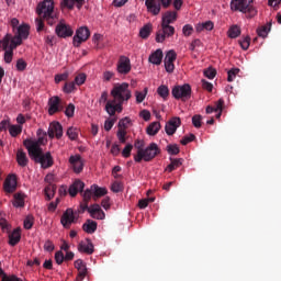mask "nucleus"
<instances>
[{
    "label": "nucleus",
    "mask_w": 281,
    "mask_h": 281,
    "mask_svg": "<svg viewBox=\"0 0 281 281\" xmlns=\"http://www.w3.org/2000/svg\"><path fill=\"white\" fill-rule=\"evenodd\" d=\"M131 58L126 56H121L116 65L117 74H120L121 76H127V74H131Z\"/></svg>",
    "instance_id": "12"
},
{
    "label": "nucleus",
    "mask_w": 281,
    "mask_h": 281,
    "mask_svg": "<svg viewBox=\"0 0 281 281\" xmlns=\"http://www.w3.org/2000/svg\"><path fill=\"white\" fill-rule=\"evenodd\" d=\"M250 43H251L250 36H246L243 40H239V45H240L241 49H244L245 52H247V49H249Z\"/></svg>",
    "instance_id": "43"
},
{
    "label": "nucleus",
    "mask_w": 281,
    "mask_h": 281,
    "mask_svg": "<svg viewBox=\"0 0 281 281\" xmlns=\"http://www.w3.org/2000/svg\"><path fill=\"white\" fill-rule=\"evenodd\" d=\"M87 80V76L85 74H80L75 78V82L80 87V85H85Z\"/></svg>",
    "instance_id": "63"
},
{
    "label": "nucleus",
    "mask_w": 281,
    "mask_h": 281,
    "mask_svg": "<svg viewBox=\"0 0 281 281\" xmlns=\"http://www.w3.org/2000/svg\"><path fill=\"white\" fill-rule=\"evenodd\" d=\"M67 78H69V72H64V74H60V75H56L55 76V82H56V85H58V82H63V81L67 80Z\"/></svg>",
    "instance_id": "62"
},
{
    "label": "nucleus",
    "mask_w": 281,
    "mask_h": 281,
    "mask_svg": "<svg viewBox=\"0 0 281 281\" xmlns=\"http://www.w3.org/2000/svg\"><path fill=\"white\" fill-rule=\"evenodd\" d=\"M153 32V24L148 23V24H145L140 31H139V36L140 38H148V36H150V33Z\"/></svg>",
    "instance_id": "34"
},
{
    "label": "nucleus",
    "mask_w": 281,
    "mask_h": 281,
    "mask_svg": "<svg viewBox=\"0 0 281 281\" xmlns=\"http://www.w3.org/2000/svg\"><path fill=\"white\" fill-rule=\"evenodd\" d=\"M91 190L93 192V199H100V196H104L106 194V188H101L98 184H92Z\"/></svg>",
    "instance_id": "31"
},
{
    "label": "nucleus",
    "mask_w": 281,
    "mask_h": 281,
    "mask_svg": "<svg viewBox=\"0 0 281 281\" xmlns=\"http://www.w3.org/2000/svg\"><path fill=\"white\" fill-rule=\"evenodd\" d=\"M175 36V26L170 24H161V29L156 33V43H164L166 38Z\"/></svg>",
    "instance_id": "9"
},
{
    "label": "nucleus",
    "mask_w": 281,
    "mask_h": 281,
    "mask_svg": "<svg viewBox=\"0 0 281 281\" xmlns=\"http://www.w3.org/2000/svg\"><path fill=\"white\" fill-rule=\"evenodd\" d=\"M144 146H145V143L142 139H136L134 143V148L137 149V153H144V150H145Z\"/></svg>",
    "instance_id": "61"
},
{
    "label": "nucleus",
    "mask_w": 281,
    "mask_h": 281,
    "mask_svg": "<svg viewBox=\"0 0 281 281\" xmlns=\"http://www.w3.org/2000/svg\"><path fill=\"white\" fill-rule=\"evenodd\" d=\"M76 89V83L74 81L66 82L64 86V93H71Z\"/></svg>",
    "instance_id": "56"
},
{
    "label": "nucleus",
    "mask_w": 281,
    "mask_h": 281,
    "mask_svg": "<svg viewBox=\"0 0 281 281\" xmlns=\"http://www.w3.org/2000/svg\"><path fill=\"white\" fill-rule=\"evenodd\" d=\"M161 60H164V52L160 48L149 56V63H151V65H161Z\"/></svg>",
    "instance_id": "26"
},
{
    "label": "nucleus",
    "mask_w": 281,
    "mask_h": 281,
    "mask_svg": "<svg viewBox=\"0 0 281 281\" xmlns=\"http://www.w3.org/2000/svg\"><path fill=\"white\" fill-rule=\"evenodd\" d=\"M46 201H52V198L56 194V184H48L45 189Z\"/></svg>",
    "instance_id": "35"
},
{
    "label": "nucleus",
    "mask_w": 281,
    "mask_h": 281,
    "mask_svg": "<svg viewBox=\"0 0 281 281\" xmlns=\"http://www.w3.org/2000/svg\"><path fill=\"white\" fill-rule=\"evenodd\" d=\"M45 20L43 18H36L35 19V25H36V30L37 32H43V30H45Z\"/></svg>",
    "instance_id": "49"
},
{
    "label": "nucleus",
    "mask_w": 281,
    "mask_h": 281,
    "mask_svg": "<svg viewBox=\"0 0 281 281\" xmlns=\"http://www.w3.org/2000/svg\"><path fill=\"white\" fill-rule=\"evenodd\" d=\"M78 251H80V254H87L88 256H91V254H93L94 251L93 243L91 241V239L80 241L78 245Z\"/></svg>",
    "instance_id": "22"
},
{
    "label": "nucleus",
    "mask_w": 281,
    "mask_h": 281,
    "mask_svg": "<svg viewBox=\"0 0 281 281\" xmlns=\"http://www.w3.org/2000/svg\"><path fill=\"white\" fill-rule=\"evenodd\" d=\"M115 119H108L104 122V131L109 132L111 131V128H113V126L115 125Z\"/></svg>",
    "instance_id": "60"
},
{
    "label": "nucleus",
    "mask_w": 281,
    "mask_h": 281,
    "mask_svg": "<svg viewBox=\"0 0 281 281\" xmlns=\"http://www.w3.org/2000/svg\"><path fill=\"white\" fill-rule=\"evenodd\" d=\"M15 67L18 71H25L27 69V63L23 58H20L16 60Z\"/></svg>",
    "instance_id": "47"
},
{
    "label": "nucleus",
    "mask_w": 281,
    "mask_h": 281,
    "mask_svg": "<svg viewBox=\"0 0 281 281\" xmlns=\"http://www.w3.org/2000/svg\"><path fill=\"white\" fill-rule=\"evenodd\" d=\"M224 106H225V100L218 99V101L215 102L213 109H215V113H218V111H223Z\"/></svg>",
    "instance_id": "59"
},
{
    "label": "nucleus",
    "mask_w": 281,
    "mask_h": 281,
    "mask_svg": "<svg viewBox=\"0 0 281 281\" xmlns=\"http://www.w3.org/2000/svg\"><path fill=\"white\" fill-rule=\"evenodd\" d=\"M14 207H24L25 206V195L23 193L14 194Z\"/></svg>",
    "instance_id": "33"
},
{
    "label": "nucleus",
    "mask_w": 281,
    "mask_h": 281,
    "mask_svg": "<svg viewBox=\"0 0 281 281\" xmlns=\"http://www.w3.org/2000/svg\"><path fill=\"white\" fill-rule=\"evenodd\" d=\"M122 104H124V102L120 103V101L115 100L108 101L105 104V111L111 116L115 115L116 111L117 113H122Z\"/></svg>",
    "instance_id": "18"
},
{
    "label": "nucleus",
    "mask_w": 281,
    "mask_h": 281,
    "mask_svg": "<svg viewBox=\"0 0 281 281\" xmlns=\"http://www.w3.org/2000/svg\"><path fill=\"white\" fill-rule=\"evenodd\" d=\"M130 124H131V119L128 116H125L119 121V128H122V131H126Z\"/></svg>",
    "instance_id": "45"
},
{
    "label": "nucleus",
    "mask_w": 281,
    "mask_h": 281,
    "mask_svg": "<svg viewBox=\"0 0 281 281\" xmlns=\"http://www.w3.org/2000/svg\"><path fill=\"white\" fill-rule=\"evenodd\" d=\"M74 113H76V105L69 103L65 110L66 117H74Z\"/></svg>",
    "instance_id": "48"
},
{
    "label": "nucleus",
    "mask_w": 281,
    "mask_h": 281,
    "mask_svg": "<svg viewBox=\"0 0 281 281\" xmlns=\"http://www.w3.org/2000/svg\"><path fill=\"white\" fill-rule=\"evenodd\" d=\"M91 196L93 199V190H91V187L90 189H87L83 194H82V198H83V202L85 203H89V201H91Z\"/></svg>",
    "instance_id": "52"
},
{
    "label": "nucleus",
    "mask_w": 281,
    "mask_h": 281,
    "mask_svg": "<svg viewBox=\"0 0 281 281\" xmlns=\"http://www.w3.org/2000/svg\"><path fill=\"white\" fill-rule=\"evenodd\" d=\"M170 164L166 167V172H172L173 170H177V168H181L183 165L182 158H170Z\"/></svg>",
    "instance_id": "30"
},
{
    "label": "nucleus",
    "mask_w": 281,
    "mask_h": 281,
    "mask_svg": "<svg viewBox=\"0 0 281 281\" xmlns=\"http://www.w3.org/2000/svg\"><path fill=\"white\" fill-rule=\"evenodd\" d=\"M12 34L7 33L2 40H0V52H4V63L10 65L12 63V58L14 57V49L19 47V42L12 43Z\"/></svg>",
    "instance_id": "4"
},
{
    "label": "nucleus",
    "mask_w": 281,
    "mask_h": 281,
    "mask_svg": "<svg viewBox=\"0 0 281 281\" xmlns=\"http://www.w3.org/2000/svg\"><path fill=\"white\" fill-rule=\"evenodd\" d=\"M3 188L5 192H8L9 194H12V192L16 190V176L15 175L8 176L7 179L4 180Z\"/></svg>",
    "instance_id": "21"
},
{
    "label": "nucleus",
    "mask_w": 281,
    "mask_h": 281,
    "mask_svg": "<svg viewBox=\"0 0 281 281\" xmlns=\"http://www.w3.org/2000/svg\"><path fill=\"white\" fill-rule=\"evenodd\" d=\"M201 120H203V117L199 114H195L192 116V124L195 128H201L202 126Z\"/></svg>",
    "instance_id": "54"
},
{
    "label": "nucleus",
    "mask_w": 281,
    "mask_h": 281,
    "mask_svg": "<svg viewBox=\"0 0 281 281\" xmlns=\"http://www.w3.org/2000/svg\"><path fill=\"white\" fill-rule=\"evenodd\" d=\"M171 94L175 100H181V102H188L192 98V87L190 83H184L182 86H175L171 90Z\"/></svg>",
    "instance_id": "7"
},
{
    "label": "nucleus",
    "mask_w": 281,
    "mask_h": 281,
    "mask_svg": "<svg viewBox=\"0 0 281 281\" xmlns=\"http://www.w3.org/2000/svg\"><path fill=\"white\" fill-rule=\"evenodd\" d=\"M85 190V182L82 180H75V182L69 187L68 192L70 196H76L78 192Z\"/></svg>",
    "instance_id": "23"
},
{
    "label": "nucleus",
    "mask_w": 281,
    "mask_h": 281,
    "mask_svg": "<svg viewBox=\"0 0 281 281\" xmlns=\"http://www.w3.org/2000/svg\"><path fill=\"white\" fill-rule=\"evenodd\" d=\"M159 153H161L159 146L156 143H150L143 151H137V154L134 155V161H136V164H142V161H153Z\"/></svg>",
    "instance_id": "6"
},
{
    "label": "nucleus",
    "mask_w": 281,
    "mask_h": 281,
    "mask_svg": "<svg viewBox=\"0 0 281 281\" xmlns=\"http://www.w3.org/2000/svg\"><path fill=\"white\" fill-rule=\"evenodd\" d=\"M167 153L169 155H179V153H180L179 146L177 144L168 145L167 146Z\"/></svg>",
    "instance_id": "51"
},
{
    "label": "nucleus",
    "mask_w": 281,
    "mask_h": 281,
    "mask_svg": "<svg viewBox=\"0 0 281 281\" xmlns=\"http://www.w3.org/2000/svg\"><path fill=\"white\" fill-rule=\"evenodd\" d=\"M89 36H91V32L89 31V27L81 26L76 31V35L72 40L74 47H80L82 43L89 41Z\"/></svg>",
    "instance_id": "8"
},
{
    "label": "nucleus",
    "mask_w": 281,
    "mask_h": 281,
    "mask_svg": "<svg viewBox=\"0 0 281 281\" xmlns=\"http://www.w3.org/2000/svg\"><path fill=\"white\" fill-rule=\"evenodd\" d=\"M231 10H233V12L248 14L250 18L258 14V10H256V7H254V0H232Z\"/></svg>",
    "instance_id": "3"
},
{
    "label": "nucleus",
    "mask_w": 281,
    "mask_h": 281,
    "mask_svg": "<svg viewBox=\"0 0 281 281\" xmlns=\"http://www.w3.org/2000/svg\"><path fill=\"white\" fill-rule=\"evenodd\" d=\"M128 83L123 82V83H116L113 89L111 90V95L114 98V102H128L130 98L133 97L131 89H128Z\"/></svg>",
    "instance_id": "5"
},
{
    "label": "nucleus",
    "mask_w": 281,
    "mask_h": 281,
    "mask_svg": "<svg viewBox=\"0 0 281 281\" xmlns=\"http://www.w3.org/2000/svg\"><path fill=\"white\" fill-rule=\"evenodd\" d=\"M23 132V126L21 125H10L9 133L11 137H16L18 135H21Z\"/></svg>",
    "instance_id": "38"
},
{
    "label": "nucleus",
    "mask_w": 281,
    "mask_h": 281,
    "mask_svg": "<svg viewBox=\"0 0 281 281\" xmlns=\"http://www.w3.org/2000/svg\"><path fill=\"white\" fill-rule=\"evenodd\" d=\"M157 93H158V95H160V98L166 100V98H168L170 95V90L168 89V86L162 85V86L158 87Z\"/></svg>",
    "instance_id": "39"
},
{
    "label": "nucleus",
    "mask_w": 281,
    "mask_h": 281,
    "mask_svg": "<svg viewBox=\"0 0 281 281\" xmlns=\"http://www.w3.org/2000/svg\"><path fill=\"white\" fill-rule=\"evenodd\" d=\"M165 60L168 63H175V60H177V53L175 50H169L165 56Z\"/></svg>",
    "instance_id": "55"
},
{
    "label": "nucleus",
    "mask_w": 281,
    "mask_h": 281,
    "mask_svg": "<svg viewBox=\"0 0 281 281\" xmlns=\"http://www.w3.org/2000/svg\"><path fill=\"white\" fill-rule=\"evenodd\" d=\"M64 109L63 100H60L58 95L52 97L48 100V114L56 115V113H60Z\"/></svg>",
    "instance_id": "11"
},
{
    "label": "nucleus",
    "mask_w": 281,
    "mask_h": 281,
    "mask_svg": "<svg viewBox=\"0 0 281 281\" xmlns=\"http://www.w3.org/2000/svg\"><path fill=\"white\" fill-rule=\"evenodd\" d=\"M66 135H68L69 139H71V142H76V139H78V130L74 126L69 127L67 130Z\"/></svg>",
    "instance_id": "40"
},
{
    "label": "nucleus",
    "mask_w": 281,
    "mask_h": 281,
    "mask_svg": "<svg viewBox=\"0 0 281 281\" xmlns=\"http://www.w3.org/2000/svg\"><path fill=\"white\" fill-rule=\"evenodd\" d=\"M77 3L78 10L85 5V0H63L61 7L68 8V10H74V5Z\"/></svg>",
    "instance_id": "27"
},
{
    "label": "nucleus",
    "mask_w": 281,
    "mask_h": 281,
    "mask_svg": "<svg viewBox=\"0 0 281 281\" xmlns=\"http://www.w3.org/2000/svg\"><path fill=\"white\" fill-rule=\"evenodd\" d=\"M34 226V217L32 216H26L24 220V229H30L31 227Z\"/></svg>",
    "instance_id": "58"
},
{
    "label": "nucleus",
    "mask_w": 281,
    "mask_h": 281,
    "mask_svg": "<svg viewBox=\"0 0 281 281\" xmlns=\"http://www.w3.org/2000/svg\"><path fill=\"white\" fill-rule=\"evenodd\" d=\"M240 32H241L240 26L236 24L232 25L227 32L228 38H238V36L240 35Z\"/></svg>",
    "instance_id": "36"
},
{
    "label": "nucleus",
    "mask_w": 281,
    "mask_h": 281,
    "mask_svg": "<svg viewBox=\"0 0 281 281\" xmlns=\"http://www.w3.org/2000/svg\"><path fill=\"white\" fill-rule=\"evenodd\" d=\"M76 222V215H74L72 209H67L61 215L60 223L65 229H69L71 224Z\"/></svg>",
    "instance_id": "16"
},
{
    "label": "nucleus",
    "mask_w": 281,
    "mask_h": 281,
    "mask_svg": "<svg viewBox=\"0 0 281 281\" xmlns=\"http://www.w3.org/2000/svg\"><path fill=\"white\" fill-rule=\"evenodd\" d=\"M179 126H181V119L175 116L166 123L165 131L167 135H175Z\"/></svg>",
    "instance_id": "17"
},
{
    "label": "nucleus",
    "mask_w": 281,
    "mask_h": 281,
    "mask_svg": "<svg viewBox=\"0 0 281 281\" xmlns=\"http://www.w3.org/2000/svg\"><path fill=\"white\" fill-rule=\"evenodd\" d=\"M36 14L48 25L58 23V12L54 10V0H44L37 4Z\"/></svg>",
    "instance_id": "2"
},
{
    "label": "nucleus",
    "mask_w": 281,
    "mask_h": 281,
    "mask_svg": "<svg viewBox=\"0 0 281 281\" xmlns=\"http://www.w3.org/2000/svg\"><path fill=\"white\" fill-rule=\"evenodd\" d=\"M238 74H240V69H238V68H233V69L228 70L227 81L234 82V80H235L236 76H238Z\"/></svg>",
    "instance_id": "41"
},
{
    "label": "nucleus",
    "mask_w": 281,
    "mask_h": 281,
    "mask_svg": "<svg viewBox=\"0 0 281 281\" xmlns=\"http://www.w3.org/2000/svg\"><path fill=\"white\" fill-rule=\"evenodd\" d=\"M68 161L76 175H80L85 170V161L80 154L70 156Z\"/></svg>",
    "instance_id": "13"
},
{
    "label": "nucleus",
    "mask_w": 281,
    "mask_h": 281,
    "mask_svg": "<svg viewBox=\"0 0 281 281\" xmlns=\"http://www.w3.org/2000/svg\"><path fill=\"white\" fill-rule=\"evenodd\" d=\"M116 137L120 144H126V130L119 128L116 132Z\"/></svg>",
    "instance_id": "44"
},
{
    "label": "nucleus",
    "mask_w": 281,
    "mask_h": 281,
    "mask_svg": "<svg viewBox=\"0 0 281 281\" xmlns=\"http://www.w3.org/2000/svg\"><path fill=\"white\" fill-rule=\"evenodd\" d=\"M75 268L78 270L76 281L85 280V278H87V265H85V261H82V259L76 260Z\"/></svg>",
    "instance_id": "20"
},
{
    "label": "nucleus",
    "mask_w": 281,
    "mask_h": 281,
    "mask_svg": "<svg viewBox=\"0 0 281 281\" xmlns=\"http://www.w3.org/2000/svg\"><path fill=\"white\" fill-rule=\"evenodd\" d=\"M88 212L91 216V218H95L97 221H104L105 214L104 211H102V207H100V204H93L88 209Z\"/></svg>",
    "instance_id": "19"
},
{
    "label": "nucleus",
    "mask_w": 281,
    "mask_h": 281,
    "mask_svg": "<svg viewBox=\"0 0 281 281\" xmlns=\"http://www.w3.org/2000/svg\"><path fill=\"white\" fill-rule=\"evenodd\" d=\"M161 128V124L159 122H153L149 124V126L147 127V135H151L155 136L157 135V133H159Z\"/></svg>",
    "instance_id": "32"
},
{
    "label": "nucleus",
    "mask_w": 281,
    "mask_h": 281,
    "mask_svg": "<svg viewBox=\"0 0 281 281\" xmlns=\"http://www.w3.org/2000/svg\"><path fill=\"white\" fill-rule=\"evenodd\" d=\"M55 34L59 38H69V36H74V30H71V26L59 22L55 29Z\"/></svg>",
    "instance_id": "15"
},
{
    "label": "nucleus",
    "mask_w": 281,
    "mask_h": 281,
    "mask_svg": "<svg viewBox=\"0 0 281 281\" xmlns=\"http://www.w3.org/2000/svg\"><path fill=\"white\" fill-rule=\"evenodd\" d=\"M177 21V11H167L162 14L161 24L170 25Z\"/></svg>",
    "instance_id": "25"
},
{
    "label": "nucleus",
    "mask_w": 281,
    "mask_h": 281,
    "mask_svg": "<svg viewBox=\"0 0 281 281\" xmlns=\"http://www.w3.org/2000/svg\"><path fill=\"white\" fill-rule=\"evenodd\" d=\"M205 78H209V80H214L216 78V69L210 67L204 70Z\"/></svg>",
    "instance_id": "46"
},
{
    "label": "nucleus",
    "mask_w": 281,
    "mask_h": 281,
    "mask_svg": "<svg viewBox=\"0 0 281 281\" xmlns=\"http://www.w3.org/2000/svg\"><path fill=\"white\" fill-rule=\"evenodd\" d=\"M47 132L43 130H37V139L26 138L23 140V146L26 148L30 159L35 164H41L44 170L52 168L54 166V157L52 153H43V147L45 142H47Z\"/></svg>",
    "instance_id": "1"
},
{
    "label": "nucleus",
    "mask_w": 281,
    "mask_h": 281,
    "mask_svg": "<svg viewBox=\"0 0 281 281\" xmlns=\"http://www.w3.org/2000/svg\"><path fill=\"white\" fill-rule=\"evenodd\" d=\"M16 161L18 165L21 166V168H25L27 164H30V159H27V154L23 151V149H19L16 153Z\"/></svg>",
    "instance_id": "28"
},
{
    "label": "nucleus",
    "mask_w": 281,
    "mask_h": 281,
    "mask_svg": "<svg viewBox=\"0 0 281 281\" xmlns=\"http://www.w3.org/2000/svg\"><path fill=\"white\" fill-rule=\"evenodd\" d=\"M194 32V27H192L191 24H186L182 27V34L183 36H192V33Z\"/></svg>",
    "instance_id": "53"
},
{
    "label": "nucleus",
    "mask_w": 281,
    "mask_h": 281,
    "mask_svg": "<svg viewBox=\"0 0 281 281\" xmlns=\"http://www.w3.org/2000/svg\"><path fill=\"white\" fill-rule=\"evenodd\" d=\"M148 93V88L144 89V92L136 91V102L137 104H142L144 100H146V94Z\"/></svg>",
    "instance_id": "42"
},
{
    "label": "nucleus",
    "mask_w": 281,
    "mask_h": 281,
    "mask_svg": "<svg viewBox=\"0 0 281 281\" xmlns=\"http://www.w3.org/2000/svg\"><path fill=\"white\" fill-rule=\"evenodd\" d=\"M269 32H271V22L257 30V34L258 36H261V38H267Z\"/></svg>",
    "instance_id": "37"
},
{
    "label": "nucleus",
    "mask_w": 281,
    "mask_h": 281,
    "mask_svg": "<svg viewBox=\"0 0 281 281\" xmlns=\"http://www.w3.org/2000/svg\"><path fill=\"white\" fill-rule=\"evenodd\" d=\"M47 135L49 139H54V137H56V139H60V137H63V125L60 122H52L48 126Z\"/></svg>",
    "instance_id": "14"
},
{
    "label": "nucleus",
    "mask_w": 281,
    "mask_h": 281,
    "mask_svg": "<svg viewBox=\"0 0 281 281\" xmlns=\"http://www.w3.org/2000/svg\"><path fill=\"white\" fill-rule=\"evenodd\" d=\"M19 243H21V228H15L9 234V245L11 247H16Z\"/></svg>",
    "instance_id": "24"
},
{
    "label": "nucleus",
    "mask_w": 281,
    "mask_h": 281,
    "mask_svg": "<svg viewBox=\"0 0 281 281\" xmlns=\"http://www.w3.org/2000/svg\"><path fill=\"white\" fill-rule=\"evenodd\" d=\"M132 150H133V145L127 144L122 150V156L125 157V159H128V157H131Z\"/></svg>",
    "instance_id": "57"
},
{
    "label": "nucleus",
    "mask_w": 281,
    "mask_h": 281,
    "mask_svg": "<svg viewBox=\"0 0 281 281\" xmlns=\"http://www.w3.org/2000/svg\"><path fill=\"white\" fill-rule=\"evenodd\" d=\"M55 261L60 265L61 262H65V254H63V251H57L55 254Z\"/></svg>",
    "instance_id": "64"
},
{
    "label": "nucleus",
    "mask_w": 281,
    "mask_h": 281,
    "mask_svg": "<svg viewBox=\"0 0 281 281\" xmlns=\"http://www.w3.org/2000/svg\"><path fill=\"white\" fill-rule=\"evenodd\" d=\"M111 190L112 192H122L124 190V184H122V182L120 181H115L112 183V187H111Z\"/></svg>",
    "instance_id": "50"
},
{
    "label": "nucleus",
    "mask_w": 281,
    "mask_h": 281,
    "mask_svg": "<svg viewBox=\"0 0 281 281\" xmlns=\"http://www.w3.org/2000/svg\"><path fill=\"white\" fill-rule=\"evenodd\" d=\"M30 36V26L27 24L20 25L18 27V34L12 36L10 43H19V45H23V40L27 38Z\"/></svg>",
    "instance_id": "10"
},
{
    "label": "nucleus",
    "mask_w": 281,
    "mask_h": 281,
    "mask_svg": "<svg viewBox=\"0 0 281 281\" xmlns=\"http://www.w3.org/2000/svg\"><path fill=\"white\" fill-rule=\"evenodd\" d=\"M83 232L87 234H95L98 229V223L93 220H87V222L82 225Z\"/></svg>",
    "instance_id": "29"
}]
</instances>
